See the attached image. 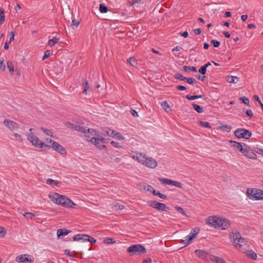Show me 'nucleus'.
<instances>
[{"label":"nucleus","instance_id":"obj_4","mask_svg":"<svg viewBox=\"0 0 263 263\" xmlns=\"http://www.w3.org/2000/svg\"><path fill=\"white\" fill-rule=\"evenodd\" d=\"M230 237L233 244L237 249H240L245 243V239L241 237L240 233L237 231L232 232L230 234Z\"/></svg>","mask_w":263,"mask_h":263},{"label":"nucleus","instance_id":"obj_39","mask_svg":"<svg viewBox=\"0 0 263 263\" xmlns=\"http://www.w3.org/2000/svg\"><path fill=\"white\" fill-rule=\"evenodd\" d=\"M7 64L9 72H13L14 71V65L13 63L11 61H8Z\"/></svg>","mask_w":263,"mask_h":263},{"label":"nucleus","instance_id":"obj_20","mask_svg":"<svg viewBox=\"0 0 263 263\" xmlns=\"http://www.w3.org/2000/svg\"><path fill=\"white\" fill-rule=\"evenodd\" d=\"M231 143L233 144V146L236 149L238 150L241 153L243 151L244 148V144L239 142H237L233 140L230 141Z\"/></svg>","mask_w":263,"mask_h":263},{"label":"nucleus","instance_id":"obj_28","mask_svg":"<svg viewBox=\"0 0 263 263\" xmlns=\"http://www.w3.org/2000/svg\"><path fill=\"white\" fill-rule=\"evenodd\" d=\"M192 105L193 108L195 109V110H196L198 113L203 112V109L202 107L195 103H192Z\"/></svg>","mask_w":263,"mask_h":263},{"label":"nucleus","instance_id":"obj_1","mask_svg":"<svg viewBox=\"0 0 263 263\" xmlns=\"http://www.w3.org/2000/svg\"><path fill=\"white\" fill-rule=\"evenodd\" d=\"M48 197L53 202L65 208H74L76 205V204L69 198L57 193L50 194Z\"/></svg>","mask_w":263,"mask_h":263},{"label":"nucleus","instance_id":"obj_9","mask_svg":"<svg viewBox=\"0 0 263 263\" xmlns=\"http://www.w3.org/2000/svg\"><path fill=\"white\" fill-rule=\"evenodd\" d=\"M199 231L200 229L199 228L196 227L193 229L191 230V232L194 234L193 235H187L186 236L184 240H182L181 243L185 244V246L190 244L192 240L196 237L197 235L199 233Z\"/></svg>","mask_w":263,"mask_h":263},{"label":"nucleus","instance_id":"obj_53","mask_svg":"<svg viewBox=\"0 0 263 263\" xmlns=\"http://www.w3.org/2000/svg\"><path fill=\"white\" fill-rule=\"evenodd\" d=\"M80 24V22L79 21H77L75 19L72 20L71 22V26L74 27L76 26L77 27Z\"/></svg>","mask_w":263,"mask_h":263},{"label":"nucleus","instance_id":"obj_3","mask_svg":"<svg viewBox=\"0 0 263 263\" xmlns=\"http://www.w3.org/2000/svg\"><path fill=\"white\" fill-rule=\"evenodd\" d=\"M32 128H30V133L27 136L28 140L32 144V145L36 147L41 148L43 150H46L49 149V146L45 144L41 140H40L36 136L34 135L31 132Z\"/></svg>","mask_w":263,"mask_h":263},{"label":"nucleus","instance_id":"obj_40","mask_svg":"<svg viewBox=\"0 0 263 263\" xmlns=\"http://www.w3.org/2000/svg\"><path fill=\"white\" fill-rule=\"evenodd\" d=\"M83 85L84 86L83 92L86 93V91L89 88L88 81L86 79L84 80L83 83Z\"/></svg>","mask_w":263,"mask_h":263},{"label":"nucleus","instance_id":"obj_32","mask_svg":"<svg viewBox=\"0 0 263 263\" xmlns=\"http://www.w3.org/2000/svg\"><path fill=\"white\" fill-rule=\"evenodd\" d=\"M84 237H85L84 241H88L89 242H90L92 243H95L97 241L96 239H95L93 237H92L90 236H89L88 235H85L84 236Z\"/></svg>","mask_w":263,"mask_h":263},{"label":"nucleus","instance_id":"obj_22","mask_svg":"<svg viewBox=\"0 0 263 263\" xmlns=\"http://www.w3.org/2000/svg\"><path fill=\"white\" fill-rule=\"evenodd\" d=\"M87 132H88V134H90L91 136H93V137H95V138H103L102 136L103 134L101 133L100 132H97L93 129L88 128L87 129Z\"/></svg>","mask_w":263,"mask_h":263},{"label":"nucleus","instance_id":"obj_41","mask_svg":"<svg viewBox=\"0 0 263 263\" xmlns=\"http://www.w3.org/2000/svg\"><path fill=\"white\" fill-rule=\"evenodd\" d=\"M200 126L205 127V128H211V126L210 125V123L208 122H203V121H200L199 123Z\"/></svg>","mask_w":263,"mask_h":263},{"label":"nucleus","instance_id":"obj_35","mask_svg":"<svg viewBox=\"0 0 263 263\" xmlns=\"http://www.w3.org/2000/svg\"><path fill=\"white\" fill-rule=\"evenodd\" d=\"M185 98L189 100H194L197 99H200L202 98V96H197V95H194V96H191V95H186L185 96Z\"/></svg>","mask_w":263,"mask_h":263},{"label":"nucleus","instance_id":"obj_14","mask_svg":"<svg viewBox=\"0 0 263 263\" xmlns=\"http://www.w3.org/2000/svg\"><path fill=\"white\" fill-rule=\"evenodd\" d=\"M143 165L148 167L154 168L157 166V162L152 157H146Z\"/></svg>","mask_w":263,"mask_h":263},{"label":"nucleus","instance_id":"obj_52","mask_svg":"<svg viewBox=\"0 0 263 263\" xmlns=\"http://www.w3.org/2000/svg\"><path fill=\"white\" fill-rule=\"evenodd\" d=\"M254 151L255 152V153H257V154H260V155H261L262 156H263V149L260 148H258V147H256L254 149Z\"/></svg>","mask_w":263,"mask_h":263},{"label":"nucleus","instance_id":"obj_11","mask_svg":"<svg viewBox=\"0 0 263 263\" xmlns=\"http://www.w3.org/2000/svg\"><path fill=\"white\" fill-rule=\"evenodd\" d=\"M49 143H51V145H48L49 148H52L54 151H57L61 155H64L66 154V151L65 148L62 145L51 139H49Z\"/></svg>","mask_w":263,"mask_h":263},{"label":"nucleus","instance_id":"obj_38","mask_svg":"<svg viewBox=\"0 0 263 263\" xmlns=\"http://www.w3.org/2000/svg\"><path fill=\"white\" fill-rule=\"evenodd\" d=\"M186 82L189 84L193 85L197 83V81L193 78H186Z\"/></svg>","mask_w":263,"mask_h":263},{"label":"nucleus","instance_id":"obj_48","mask_svg":"<svg viewBox=\"0 0 263 263\" xmlns=\"http://www.w3.org/2000/svg\"><path fill=\"white\" fill-rule=\"evenodd\" d=\"M24 216L26 218L32 219L35 216V214L30 212H26L24 214Z\"/></svg>","mask_w":263,"mask_h":263},{"label":"nucleus","instance_id":"obj_6","mask_svg":"<svg viewBox=\"0 0 263 263\" xmlns=\"http://www.w3.org/2000/svg\"><path fill=\"white\" fill-rule=\"evenodd\" d=\"M127 252L131 253L132 255H140L146 252L145 247L140 244H136L130 246L127 249Z\"/></svg>","mask_w":263,"mask_h":263},{"label":"nucleus","instance_id":"obj_2","mask_svg":"<svg viewBox=\"0 0 263 263\" xmlns=\"http://www.w3.org/2000/svg\"><path fill=\"white\" fill-rule=\"evenodd\" d=\"M208 221V224L215 229L227 230L231 225L230 221L228 219L219 218L216 216H210Z\"/></svg>","mask_w":263,"mask_h":263},{"label":"nucleus","instance_id":"obj_56","mask_svg":"<svg viewBox=\"0 0 263 263\" xmlns=\"http://www.w3.org/2000/svg\"><path fill=\"white\" fill-rule=\"evenodd\" d=\"M144 189L145 190L147 191L151 192H152V191H153V190H155L153 189V187L152 186L149 185H147V186H145V187H144Z\"/></svg>","mask_w":263,"mask_h":263},{"label":"nucleus","instance_id":"obj_13","mask_svg":"<svg viewBox=\"0 0 263 263\" xmlns=\"http://www.w3.org/2000/svg\"><path fill=\"white\" fill-rule=\"evenodd\" d=\"M91 143L93 144L96 147L99 148L100 149H103L106 147V146L103 143H105V139L103 138H95L93 137L91 138Z\"/></svg>","mask_w":263,"mask_h":263},{"label":"nucleus","instance_id":"obj_29","mask_svg":"<svg viewBox=\"0 0 263 263\" xmlns=\"http://www.w3.org/2000/svg\"><path fill=\"white\" fill-rule=\"evenodd\" d=\"M85 235V234H77L72 237V240L73 241H79L81 240L84 241Z\"/></svg>","mask_w":263,"mask_h":263},{"label":"nucleus","instance_id":"obj_61","mask_svg":"<svg viewBox=\"0 0 263 263\" xmlns=\"http://www.w3.org/2000/svg\"><path fill=\"white\" fill-rule=\"evenodd\" d=\"M0 68H1V70H5V69L6 68V65H5V63L4 62V60H2L0 62Z\"/></svg>","mask_w":263,"mask_h":263},{"label":"nucleus","instance_id":"obj_21","mask_svg":"<svg viewBox=\"0 0 263 263\" xmlns=\"http://www.w3.org/2000/svg\"><path fill=\"white\" fill-rule=\"evenodd\" d=\"M104 134L107 135L110 137H114L116 135H118L117 133L114 130H112L109 128L105 127L103 130Z\"/></svg>","mask_w":263,"mask_h":263},{"label":"nucleus","instance_id":"obj_43","mask_svg":"<svg viewBox=\"0 0 263 263\" xmlns=\"http://www.w3.org/2000/svg\"><path fill=\"white\" fill-rule=\"evenodd\" d=\"M239 100L246 105H248L249 104V100L246 97H242L239 98Z\"/></svg>","mask_w":263,"mask_h":263},{"label":"nucleus","instance_id":"obj_59","mask_svg":"<svg viewBox=\"0 0 263 263\" xmlns=\"http://www.w3.org/2000/svg\"><path fill=\"white\" fill-rule=\"evenodd\" d=\"M111 144H112V145L115 147H117V148H118V147H120L121 146L120 145V143L118 142H115V141H112L111 142Z\"/></svg>","mask_w":263,"mask_h":263},{"label":"nucleus","instance_id":"obj_5","mask_svg":"<svg viewBox=\"0 0 263 263\" xmlns=\"http://www.w3.org/2000/svg\"><path fill=\"white\" fill-rule=\"evenodd\" d=\"M247 196L255 200L263 199V191L258 189H248L246 192Z\"/></svg>","mask_w":263,"mask_h":263},{"label":"nucleus","instance_id":"obj_25","mask_svg":"<svg viewBox=\"0 0 263 263\" xmlns=\"http://www.w3.org/2000/svg\"><path fill=\"white\" fill-rule=\"evenodd\" d=\"M46 183L48 184L51 185H55V186H60V185L61 184V183L60 181H55L52 179L48 178L46 180Z\"/></svg>","mask_w":263,"mask_h":263},{"label":"nucleus","instance_id":"obj_58","mask_svg":"<svg viewBox=\"0 0 263 263\" xmlns=\"http://www.w3.org/2000/svg\"><path fill=\"white\" fill-rule=\"evenodd\" d=\"M130 114L134 116V117H138V112L134 109L131 108L130 110Z\"/></svg>","mask_w":263,"mask_h":263},{"label":"nucleus","instance_id":"obj_36","mask_svg":"<svg viewBox=\"0 0 263 263\" xmlns=\"http://www.w3.org/2000/svg\"><path fill=\"white\" fill-rule=\"evenodd\" d=\"M174 78L181 81H185L186 78L184 77L182 74L179 73H176L174 75Z\"/></svg>","mask_w":263,"mask_h":263},{"label":"nucleus","instance_id":"obj_23","mask_svg":"<svg viewBox=\"0 0 263 263\" xmlns=\"http://www.w3.org/2000/svg\"><path fill=\"white\" fill-rule=\"evenodd\" d=\"M239 78L235 76H228L227 77V81L230 83L236 84L238 81Z\"/></svg>","mask_w":263,"mask_h":263},{"label":"nucleus","instance_id":"obj_7","mask_svg":"<svg viewBox=\"0 0 263 263\" xmlns=\"http://www.w3.org/2000/svg\"><path fill=\"white\" fill-rule=\"evenodd\" d=\"M147 203L149 206L158 211L168 212L170 210V208L165 204L159 202L156 200L148 201Z\"/></svg>","mask_w":263,"mask_h":263},{"label":"nucleus","instance_id":"obj_26","mask_svg":"<svg viewBox=\"0 0 263 263\" xmlns=\"http://www.w3.org/2000/svg\"><path fill=\"white\" fill-rule=\"evenodd\" d=\"M69 232L70 231H68L66 229H59L57 231V235L60 237V236L67 235Z\"/></svg>","mask_w":263,"mask_h":263},{"label":"nucleus","instance_id":"obj_31","mask_svg":"<svg viewBox=\"0 0 263 263\" xmlns=\"http://www.w3.org/2000/svg\"><path fill=\"white\" fill-rule=\"evenodd\" d=\"M161 106L166 112H168V109L170 108L169 104L166 101L161 102Z\"/></svg>","mask_w":263,"mask_h":263},{"label":"nucleus","instance_id":"obj_50","mask_svg":"<svg viewBox=\"0 0 263 263\" xmlns=\"http://www.w3.org/2000/svg\"><path fill=\"white\" fill-rule=\"evenodd\" d=\"M199 72L201 74H205L206 73V68L204 66H202L199 69Z\"/></svg>","mask_w":263,"mask_h":263},{"label":"nucleus","instance_id":"obj_24","mask_svg":"<svg viewBox=\"0 0 263 263\" xmlns=\"http://www.w3.org/2000/svg\"><path fill=\"white\" fill-rule=\"evenodd\" d=\"M247 256L252 260H256L257 259V254L253 252L252 250H249L246 252Z\"/></svg>","mask_w":263,"mask_h":263},{"label":"nucleus","instance_id":"obj_18","mask_svg":"<svg viewBox=\"0 0 263 263\" xmlns=\"http://www.w3.org/2000/svg\"><path fill=\"white\" fill-rule=\"evenodd\" d=\"M147 156L145 154L142 153H136V155L133 156V158L138 161V162L142 164H144V159H146Z\"/></svg>","mask_w":263,"mask_h":263},{"label":"nucleus","instance_id":"obj_17","mask_svg":"<svg viewBox=\"0 0 263 263\" xmlns=\"http://www.w3.org/2000/svg\"><path fill=\"white\" fill-rule=\"evenodd\" d=\"M195 253L199 258L202 259H209V256L211 255L209 254L207 252L202 250H196Z\"/></svg>","mask_w":263,"mask_h":263},{"label":"nucleus","instance_id":"obj_42","mask_svg":"<svg viewBox=\"0 0 263 263\" xmlns=\"http://www.w3.org/2000/svg\"><path fill=\"white\" fill-rule=\"evenodd\" d=\"M219 128L222 129L223 131H226L227 132H230L231 130V126L230 125H222L220 126Z\"/></svg>","mask_w":263,"mask_h":263},{"label":"nucleus","instance_id":"obj_45","mask_svg":"<svg viewBox=\"0 0 263 263\" xmlns=\"http://www.w3.org/2000/svg\"><path fill=\"white\" fill-rule=\"evenodd\" d=\"M211 43V44L213 46V47L216 48L218 47L220 45V42L216 40H212Z\"/></svg>","mask_w":263,"mask_h":263},{"label":"nucleus","instance_id":"obj_30","mask_svg":"<svg viewBox=\"0 0 263 263\" xmlns=\"http://www.w3.org/2000/svg\"><path fill=\"white\" fill-rule=\"evenodd\" d=\"M59 40V38L53 37L52 39L49 40L48 44L50 47H52L58 42Z\"/></svg>","mask_w":263,"mask_h":263},{"label":"nucleus","instance_id":"obj_64","mask_svg":"<svg viewBox=\"0 0 263 263\" xmlns=\"http://www.w3.org/2000/svg\"><path fill=\"white\" fill-rule=\"evenodd\" d=\"M141 0H132L130 2V6H133L137 3H139Z\"/></svg>","mask_w":263,"mask_h":263},{"label":"nucleus","instance_id":"obj_10","mask_svg":"<svg viewBox=\"0 0 263 263\" xmlns=\"http://www.w3.org/2000/svg\"><path fill=\"white\" fill-rule=\"evenodd\" d=\"M244 148L241 153L250 159H256L257 155L255 153L254 149L252 151V149L248 146L246 144H244Z\"/></svg>","mask_w":263,"mask_h":263},{"label":"nucleus","instance_id":"obj_57","mask_svg":"<svg viewBox=\"0 0 263 263\" xmlns=\"http://www.w3.org/2000/svg\"><path fill=\"white\" fill-rule=\"evenodd\" d=\"M115 208H116V210H121L124 209V206L123 205L120 204H117L115 205Z\"/></svg>","mask_w":263,"mask_h":263},{"label":"nucleus","instance_id":"obj_47","mask_svg":"<svg viewBox=\"0 0 263 263\" xmlns=\"http://www.w3.org/2000/svg\"><path fill=\"white\" fill-rule=\"evenodd\" d=\"M104 241L107 244H113L115 243V240L112 238H107L105 239Z\"/></svg>","mask_w":263,"mask_h":263},{"label":"nucleus","instance_id":"obj_15","mask_svg":"<svg viewBox=\"0 0 263 263\" xmlns=\"http://www.w3.org/2000/svg\"><path fill=\"white\" fill-rule=\"evenodd\" d=\"M16 258L19 262H29L32 263L33 261V258L30 255L26 254H22L20 256H17Z\"/></svg>","mask_w":263,"mask_h":263},{"label":"nucleus","instance_id":"obj_60","mask_svg":"<svg viewBox=\"0 0 263 263\" xmlns=\"http://www.w3.org/2000/svg\"><path fill=\"white\" fill-rule=\"evenodd\" d=\"M64 252L65 254L67 255L68 256L71 257H74L75 255L71 254L69 250H65Z\"/></svg>","mask_w":263,"mask_h":263},{"label":"nucleus","instance_id":"obj_12","mask_svg":"<svg viewBox=\"0 0 263 263\" xmlns=\"http://www.w3.org/2000/svg\"><path fill=\"white\" fill-rule=\"evenodd\" d=\"M158 180L164 185H172L182 189L183 185L179 182L174 181L169 179L164 178H158Z\"/></svg>","mask_w":263,"mask_h":263},{"label":"nucleus","instance_id":"obj_62","mask_svg":"<svg viewBox=\"0 0 263 263\" xmlns=\"http://www.w3.org/2000/svg\"><path fill=\"white\" fill-rule=\"evenodd\" d=\"M14 32L13 31H11L10 34V37H9V42L13 41L14 40Z\"/></svg>","mask_w":263,"mask_h":263},{"label":"nucleus","instance_id":"obj_49","mask_svg":"<svg viewBox=\"0 0 263 263\" xmlns=\"http://www.w3.org/2000/svg\"><path fill=\"white\" fill-rule=\"evenodd\" d=\"M175 209L179 213H180L185 216H187L185 211H184V210L181 207L179 206H175Z\"/></svg>","mask_w":263,"mask_h":263},{"label":"nucleus","instance_id":"obj_37","mask_svg":"<svg viewBox=\"0 0 263 263\" xmlns=\"http://www.w3.org/2000/svg\"><path fill=\"white\" fill-rule=\"evenodd\" d=\"M41 129L47 135L49 136L50 137H52L53 133L49 129L45 128V127H42Z\"/></svg>","mask_w":263,"mask_h":263},{"label":"nucleus","instance_id":"obj_34","mask_svg":"<svg viewBox=\"0 0 263 263\" xmlns=\"http://www.w3.org/2000/svg\"><path fill=\"white\" fill-rule=\"evenodd\" d=\"M5 10L3 9H0V25H2L5 22Z\"/></svg>","mask_w":263,"mask_h":263},{"label":"nucleus","instance_id":"obj_55","mask_svg":"<svg viewBox=\"0 0 263 263\" xmlns=\"http://www.w3.org/2000/svg\"><path fill=\"white\" fill-rule=\"evenodd\" d=\"M50 52L49 50H46L44 52V55L43 57L42 58V59L44 60L45 59L48 58L50 56Z\"/></svg>","mask_w":263,"mask_h":263},{"label":"nucleus","instance_id":"obj_44","mask_svg":"<svg viewBox=\"0 0 263 263\" xmlns=\"http://www.w3.org/2000/svg\"><path fill=\"white\" fill-rule=\"evenodd\" d=\"M254 98L255 99V100L259 103V104L260 105L261 108V109H262V111L263 112V104L262 103L260 99H259V97L256 95H255L254 96H253Z\"/></svg>","mask_w":263,"mask_h":263},{"label":"nucleus","instance_id":"obj_54","mask_svg":"<svg viewBox=\"0 0 263 263\" xmlns=\"http://www.w3.org/2000/svg\"><path fill=\"white\" fill-rule=\"evenodd\" d=\"M6 232L4 227L0 226V235L4 237L6 235Z\"/></svg>","mask_w":263,"mask_h":263},{"label":"nucleus","instance_id":"obj_51","mask_svg":"<svg viewBox=\"0 0 263 263\" xmlns=\"http://www.w3.org/2000/svg\"><path fill=\"white\" fill-rule=\"evenodd\" d=\"M86 134L84 136V139L87 141L91 142V138L93 137V136H90L89 135L90 134H88V132L87 133H86Z\"/></svg>","mask_w":263,"mask_h":263},{"label":"nucleus","instance_id":"obj_33","mask_svg":"<svg viewBox=\"0 0 263 263\" xmlns=\"http://www.w3.org/2000/svg\"><path fill=\"white\" fill-rule=\"evenodd\" d=\"M99 10L102 13H107L108 10L107 7L103 4H100Z\"/></svg>","mask_w":263,"mask_h":263},{"label":"nucleus","instance_id":"obj_46","mask_svg":"<svg viewBox=\"0 0 263 263\" xmlns=\"http://www.w3.org/2000/svg\"><path fill=\"white\" fill-rule=\"evenodd\" d=\"M127 61L133 66H135L137 64L136 59L134 57L129 58Z\"/></svg>","mask_w":263,"mask_h":263},{"label":"nucleus","instance_id":"obj_8","mask_svg":"<svg viewBox=\"0 0 263 263\" xmlns=\"http://www.w3.org/2000/svg\"><path fill=\"white\" fill-rule=\"evenodd\" d=\"M234 134L238 138L248 139L252 136L251 131L245 128H238L235 131Z\"/></svg>","mask_w":263,"mask_h":263},{"label":"nucleus","instance_id":"obj_19","mask_svg":"<svg viewBox=\"0 0 263 263\" xmlns=\"http://www.w3.org/2000/svg\"><path fill=\"white\" fill-rule=\"evenodd\" d=\"M209 259L214 263H227L223 258L214 255H209Z\"/></svg>","mask_w":263,"mask_h":263},{"label":"nucleus","instance_id":"obj_16","mask_svg":"<svg viewBox=\"0 0 263 263\" xmlns=\"http://www.w3.org/2000/svg\"><path fill=\"white\" fill-rule=\"evenodd\" d=\"M3 123L6 126H7L11 130H13L18 128V124L16 122L10 120L5 119L4 120Z\"/></svg>","mask_w":263,"mask_h":263},{"label":"nucleus","instance_id":"obj_63","mask_svg":"<svg viewBox=\"0 0 263 263\" xmlns=\"http://www.w3.org/2000/svg\"><path fill=\"white\" fill-rule=\"evenodd\" d=\"M176 89L179 90H186V88L182 85H177L176 86Z\"/></svg>","mask_w":263,"mask_h":263},{"label":"nucleus","instance_id":"obj_27","mask_svg":"<svg viewBox=\"0 0 263 263\" xmlns=\"http://www.w3.org/2000/svg\"><path fill=\"white\" fill-rule=\"evenodd\" d=\"M152 193L154 196H158L160 198L165 199L167 198V196L165 194L161 193L159 191H156V190H153L152 191Z\"/></svg>","mask_w":263,"mask_h":263}]
</instances>
